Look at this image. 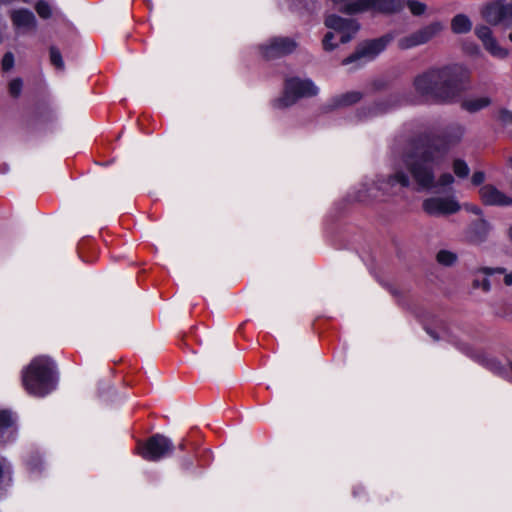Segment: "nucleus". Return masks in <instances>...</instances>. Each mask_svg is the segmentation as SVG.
Returning <instances> with one entry per match:
<instances>
[{
    "mask_svg": "<svg viewBox=\"0 0 512 512\" xmlns=\"http://www.w3.org/2000/svg\"><path fill=\"white\" fill-rule=\"evenodd\" d=\"M412 85L423 102L452 104L470 88V72L460 64L435 65L418 73Z\"/></svg>",
    "mask_w": 512,
    "mask_h": 512,
    "instance_id": "obj_2",
    "label": "nucleus"
},
{
    "mask_svg": "<svg viewBox=\"0 0 512 512\" xmlns=\"http://www.w3.org/2000/svg\"><path fill=\"white\" fill-rule=\"evenodd\" d=\"M406 5L409 8L410 12L415 16L422 15L426 10V5L419 1L409 0L407 1Z\"/></svg>",
    "mask_w": 512,
    "mask_h": 512,
    "instance_id": "obj_33",
    "label": "nucleus"
},
{
    "mask_svg": "<svg viewBox=\"0 0 512 512\" xmlns=\"http://www.w3.org/2000/svg\"><path fill=\"white\" fill-rule=\"evenodd\" d=\"M482 15L490 24L505 26L512 17V4L505 3L504 0L493 1L483 8Z\"/></svg>",
    "mask_w": 512,
    "mask_h": 512,
    "instance_id": "obj_12",
    "label": "nucleus"
},
{
    "mask_svg": "<svg viewBox=\"0 0 512 512\" xmlns=\"http://www.w3.org/2000/svg\"><path fill=\"white\" fill-rule=\"evenodd\" d=\"M174 444L162 434H154L147 441L137 445V453L147 461L156 462L172 455Z\"/></svg>",
    "mask_w": 512,
    "mask_h": 512,
    "instance_id": "obj_8",
    "label": "nucleus"
},
{
    "mask_svg": "<svg viewBox=\"0 0 512 512\" xmlns=\"http://www.w3.org/2000/svg\"><path fill=\"white\" fill-rule=\"evenodd\" d=\"M451 29L455 34H465L471 31L472 22L465 14H457L451 20Z\"/></svg>",
    "mask_w": 512,
    "mask_h": 512,
    "instance_id": "obj_22",
    "label": "nucleus"
},
{
    "mask_svg": "<svg viewBox=\"0 0 512 512\" xmlns=\"http://www.w3.org/2000/svg\"><path fill=\"white\" fill-rule=\"evenodd\" d=\"M484 48L495 58L504 59L508 56V50L499 45L497 40L494 38L490 42L484 45Z\"/></svg>",
    "mask_w": 512,
    "mask_h": 512,
    "instance_id": "obj_24",
    "label": "nucleus"
},
{
    "mask_svg": "<svg viewBox=\"0 0 512 512\" xmlns=\"http://www.w3.org/2000/svg\"><path fill=\"white\" fill-rule=\"evenodd\" d=\"M453 171L455 175L459 178H466L470 173V169L467 163L462 159L454 160Z\"/></svg>",
    "mask_w": 512,
    "mask_h": 512,
    "instance_id": "obj_28",
    "label": "nucleus"
},
{
    "mask_svg": "<svg viewBox=\"0 0 512 512\" xmlns=\"http://www.w3.org/2000/svg\"><path fill=\"white\" fill-rule=\"evenodd\" d=\"M426 332L435 340H444L448 343H451L455 347H457L464 354L481 360L483 365H485L490 371L493 373L507 378L512 381V362H508L506 364H502L498 360L494 358H489L478 353H475L471 346L468 344L461 343L458 338L452 334L449 328L446 326H441L438 330L432 329L430 327H425Z\"/></svg>",
    "mask_w": 512,
    "mask_h": 512,
    "instance_id": "obj_4",
    "label": "nucleus"
},
{
    "mask_svg": "<svg viewBox=\"0 0 512 512\" xmlns=\"http://www.w3.org/2000/svg\"><path fill=\"white\" fill-rule=\"evenodd\" d=\"M474 286L481 288L484 292H489L491 290V282L488 278H485L482 281L475 280Z\"/></svg>",
    "mask_w": 512,
    "mask_h": 512,
    "instance_id": "obj_40",
    "label": "nucleus"
},
{
    "mask_svg": "<svg viewBox=\"0 0 512 512\" xmlns=\"http://www.w3.org/2000/svg\"><path fill=\"white\" fill-rule=\"evenodd\" d=\"M178 448H179L180 450H184V449H185V443H184V441H182V442L178 445Z\"/></svg>",
    "mask_w": 512,
    "mask_h": 512,
    "instance_id": "obj_43",
    "label": "nucleus"
},
{
    "mask_svg": "<svg viewBox=\"0 0 512 512\" xmlns=\"http://www.w3.org/2000/svg\"><path fill=\"white\" fill-rule=\"evenodd\" d=\"M479 195L482 202L489 206H510L512 205V198L494 185L486 184L479 189Z\"/></svg>",
    "mask_w": 512,
    "mask_h": 512,
    "instance_id": "obj_15",
    "label": "nucleus"
},
{
    "mask_svg": "<svg viewBox=\"0 0 512 512\" xmlns=\"http://www.w3.org/2000/svg\"><path fill=\"white\" fill-rule=\"evenodd\" d=\"M498 118L504 124L512 122V112L503 108L499 111Z\"/></svg>",
    "mask_w": 512,
    "mask_h": 512,
    "instance_id": "obj_38",
    "label": "nucleus"
},
{
    "mask_svg": "<svg viewBox=\"0 0 512 512\" xmlns=\"http://www.w3.org/2000/svg\"><path fill=\"white\" fill-rule=\"evenodd\" d=\"M491 104V99L488 96H480L469 98L463 101L462 108L470 113L480 111Z\"/></svg>",
    "mask_w": 512,
    "mask_h": 512,
    "instance_id": "obj_21",
    "label": "nucleus"
},
{
    "mask_svg": "<svg viewBox=\"0 0 512 512\" xmlns=\"http://www.w3.org/2000/svg\"><path fill=\"white\" fill-rule=\"evenodd\" d=\"M469 210H470L471 212H473L474 214H477V215L481 214V209H480L479 207L471 206V207L469 208Z\"/></svg>",
    "mask_w": 512,
    "mask_h": 512,
    "instance_id": "obj_41",
    "label": "nucleus"
},
{
    "mask_svg": "<svg viewBox=\"0 0 512 512\" xmlns=\"http://www.w3.org/2000/svg\"><path fill=\"white\" fill-rule=\"evenodd\" d=\"M12 0H2V2L4 3H8V2H11Z\"/></svg>",
    "mask_w": 512,
    "mask_h": 512,
    "instance_id": "obj_46",
    "label": "nucleus"
},
{
    "mask_svg": "<svg viewBox=\"0 0 512 512\" xmlns=\"http://www.w3.org/2000/svg\"><path fill=\"white\" fill-rule=\"evenodd\" d=\"M16 436V416L10 410H0V444L12 442Z\"/></svg>",
    "mask_w": 512,
    "mask_h": 512,
    "instance_id": "obj_16",
    "label": "nucleus"
},
{
    "mask_svg": "<svg viewBox=\"0 0 512 512\" xmlns=\"http://www.w3.org/2000/svg\"><path fill=\"white\" fill-rule=\"evenodd\" d=\"M462 125H449L442 135L423 134L409 140L401 151L394 150L395 172L387 177L367 180L353 192L351 199L368 202L384 196L396 195L402 188L410 186V177L422 187H429L434 180V168L445 159L450 148L459 143L464 135Z\"/></svg>",
    "mask_w": 512,
    "mask_h": 512,
    "instance_id": "obj_1",
    "label": "nucleus"
},
{
    "mask_svg": "<svg viewBox=\"0 0 512 512\" xmlns=\"http://www.w3.org/2000/svg\"><path fill=\"white\" fill-rule=\"evenodd\" d=\"M50 61L51 64L54 65L57 69H64V61L62 55L59 49L54 46L50 47Z\"/></svg>",
    "mask_w": 512,
    "mask_h": 512,
    "instance_id": "obj_31",
    "label": "nucleus"
},
{
    "mask_svg": "<svg viewBox=\"0 0 512 512\" xmlns=\"http://www.w3.org/2000/svg\"><path fill=\"white\" fill-rule=\"evenodd\" d=\"M393 32L386 33L379 38L367 40L357 47L356 51L342 61L343 65L356 63L358 66L375 59L394 40Z\"/></svg>",
    "mask_w": 512,
    "mask_h": 512,
    "instance_id": "obj_7",
    "label": "nucleus"
},
{
    "mask_svg": "<svg viewBox=\"0 0 512 512\" xmlns=\"http://www.w3.org/2000/svg\"><path fill=\"white\" fill-rule=\"evenodd\" d=\"M457 254L449 250H440L437 253V261L445 266H451L457 261Z\"/></svg>",
    "mask_w": 512,
    "mask_h": 512,
    "instance_id": "obj_26",
    "label": "nucleus"
},
{
    "mask_svg": "<svg viewBox=\"0 0 512 512\" xmlns=\"http://www.w3.org/2000/svg\"><path fill=\"white\" fill-rule=\"evenodd\" d=\"M479 273L484 274L485 276H493L495 274H503L504 275V284L506 286H512V272L507 273V270L504 267H481L478 269Z\"/></svg>",
    "mask_w": 512,
    "mask_h": 512,
    "instance_id": "obj_23",
    "label": "nucleus"
},
{
    "mask_svg": "<svg viewBox=\"0 0 512 512\" xmlns=\"http://www.w3.org/2000/svg\"><path fill=\"white\" fill-rule=\"evenodd\" d=\"M422 208L428 215L439 217L455 214L461 206L454 195H448L426 198L422 203Z\"/></svg>",
    "mask_w": 512,
    "mask_h": 512,
    "instance_id": "obj_9",
    "label": "nucleus"
},
{
    "mask_svg": "<svg viewBox=\"0 0 512 512\" xmlns=\"http://www.w3.org/2000/svg\"><path fill=\"white\" fill-rule=\"evenodd\" d=\"M418 46L419 45L417 44V42L415 41V39L413 38L411 33L408 35H405L397 40L398 49L403 50V51L413 49Z\"/></svg>",
    "mask_w": 512,
    "mask_h": 512,
    "instance_id": "obj_30",
    "label": "nucleus"
},
{
    "mask_svg": "<svg viewBox=\"0 0 512 512\" xmlns=\"http://www.w3.org/2000/svg\"><path fill=\"white\" fill-rule=\"evenodd\" d=\"M509 236H510V239L512 240V227L509 230Z\"/></svg>",
    "mask_w": 512,
    "mask_h": 512,
    "instance_id": "obj_45",
    "label": "nucleus"
},
{
    "mask_svg": "<svg viewBox=\"0 0 512 512\" xmlns=\"http://www.w3.org/2000/svg\"><path fill=\"white\" fill-rule=\"evenodd\" d=\"M23 81L21 78H15L9 83V93L13 97H18L22 91Z\"/></svg>",
    "mask_w": 512,
    "mask_h": 512,
    "instance_id": "obj_34",
    "label": "nucleus"
},
{
    "mask_svg": "<svg viewBox=\"0 0 512 512\" xmlns=\"http://www.w3.org/2000/svg\"><path fill=\"white\" fill-rule=\"evenodd\" d=\"M471 181L475 186L481 185L485 181V173L483 171H476L472 175Z\"/></svg>",
    "mask_w": 512,
    "mask_h": 512,
    "instance_id": "obj_39",
    "label": "nucleus"
},
{
    "mask_svg": "<svg viewBox=\"0 0 512 512\" xmlns=\"http://www.w3.org/2000/svg\"><path fill=\"white\" fill-rule=\"evenodd\" d=\"M12 480V467L10 462L0 456V484L9 483Z\"/></svg>",
    "mask_w": 512,
    "mask_h": 512,
    "instance_id": "obj_25",
    "label": "nucleus"
},
{
    "mask_svg": "<svg viewBox=\"0 0 512 512\" xmlns=\"http://www.w3.org/2000/svg\"><path fill=\"white\" fill-rule=\"evenodd\" d=\"M318 92V87L311 79L288 78L285 81L283 95L273 101V106L284 109L295 104L298 99L315 96Z\"/></svg>",
    "mask_w": 512,
    "mask_h": 512,
    "instance_id": "obj_6",
    "label": "nucleus"
},
{
    "mask_svg": "<svg viewBox=\"0 0 512 512\" xmlns=\"http://www.w3.org/2000/svg\"><path fill=\"white\" fill-rule=\"evenodd\" d=\"M443 29V25L440 22H432L426 26L411 33L415 41L419 46L424 45L431 41L436 35H438Z\"/></svg>",
    "mask_w": 512,
    "mask_h": 512,
    "instance_id": "obj_17",
    "label": "nucleus"
},
{
    "mask_svg": "<svg viewBox=\"0 0 512 512\" xmlns=\"http://www.w3.org/2000/svg\"><path fill=\"white\" fill-rule=\"evenodd\" d=\"M335 4H342L340 10L348 15L371 12L379 14H392L402 10L405 6L403 0H331Z\"/></svg>",
    "mask_w": 512,
    "mask_h": 512,
    "instance_id": "obj_5",
    "label": "nucleus"
},
{
    "mask_svg": "<svg viewBox=\"0 0 512 512\" xmlns=\"http://www.w3.org/2000/svg\"><path fill=\"white\" fill-rule=\"evenodd\" d=\"M317 0H279V5L286 6L291 11L306 10L308 12H314L316 10Z\"/></svg>",
    "mask_w": 512,
    "mask_h": 512,
    "instance_id": "obj_20",
    "label": "nucleus"
},
{
    "mask_svg": "<svg viewBox=\"0 0 512 512\" xmlns=\"http://www.w3.org/2000/svg\"><path fill=\"white\" fill-rule=\"evenodd\" d=\"M475 34L481 40L483 46L494 39L491 29L485 25L477 26Z\"/></svg>",
    "mask_w": 512,
    "mask_h": 512,
    "instance_id": "obj_29",
    "label": "nucleus"
},
{
    "mask_svg": "<svg viewBox=\"0 0 512 512\" xmlns=\"http://www.w3.org/2000/svg\"><path fill=\"white\" fill-rule=\"evenodd\" d=\"M27 465L31 472H40L42 467V461L39 456H33L27 462Z\"/></svg>",
    "mask_w": 512,
    "mask_h": 512,
    "instance_id": "obj_37",
    "label": "nucleus"
},
{
    "mask_svg": "<svg viewBox=\"0 0 512 512\" xmlns=\"http://www.w3.org/2000/svg\"><path fill=\"white\" fill-rule=\"evenodd\" d=\"M362 98V94L358 91H350L334 96L326 105L327 110L343 108L358 102Z\"/></svg>",
    "mask_w": 512,
    "mask_h": 512,
    "instance_id": "obj_18",
    "label": "nucleus"
},
{
    "mask_svg": "<svg viewBox=\"0 0 512 512\" xmlns=\"http://www.w3.org/2000/svg\"><path fill=\"white\" fill-rule=\"evenodd\" d=\"M415 183L418 185V187L420 189H430L433 187H446V186H450L454 183V177L450 173H444L438 178V180L436 182L434 179L432 185L429 187H422L416 181H415Z\"/></svg>",
    "mask_w": 512,
    "mask_h": 512,
    "instance_id": "obj_27",
    "label": "nucleus"
},
{
    "mask_svg": "<svg viewBox=\"0 0 512 512\" xmlns=\"http://www.w3.org/2000/svg\"><path fill=\"white\" fill-rule=\"evenodd\" d=\"M400 97L399 95H390L385 99L378 100L369 106L361 107L356 115L355 121L362 122L370 120L374 117L387 113L394 107L400 105Z\"/></svg>",
    "mask_w": 512,
    "mask_h": 512,
    "instance_id": "obj_11",
    "label": "nucleus"
},
{
    "mask_svg": "<svg viewBox=\"0 0 512 512\" xmlns=\"http://www.w3.org/2000/svg\"><path fill=\"white\" fill-rule=\"evenodd\" d=\"M55 362L46 356L35 357L22 372V382L26 391L37 397H44L57 386Z\"/></svg>",
    "mask_w": 512,
    "mask_h": 512,
    "instance_id": "obj_3",
    "label": "nucleus"
},
{
    "mask_svg": "<svg viewBox=\"0 0 512 512\" xmlns=\"http://www.w3.org/2000/svg\"><path fill=\"white\" fill-rule=\"evenodd\" d=\"M15 59L12 52H6L2 58V69L7 72L14 67Z\"/></svg>",
    "mask_w": 512,
    "mask_h": 512,
    "instance_id": "obj_36",
    "label": "nucleus"
},
{
    "mask_svg": "<svg viewBox=\"0 0 512 512\" xmlns=\"http://www.w3.org/2000/svg\"><path fill=\"white\" fill-rule=\"evenodd\" d=\"M24 2H28V0H23Z\"/></svg>",
    "mask_w": 512,
    "mask_h": 512,
    "instance_id": "obj_47",
    "label": "nucleus"
},
{
    "mask_svg": "<svg viewBox=\"0 0 512 512\" xmlns=\"http://www.w3.org/2000/svg\"><path fill=\"white\" fill-rule=\"evenodd\" d=\"M35 10L38 15L43 19H48L52 15V10L50 5L44 1H38L35 5Z\"/></svg>",
    "mask_w": 512,
    "mask_h": 512,
    "instance_id": "obj_32",
    "label": "nucleus"
},
{
    "mask_svg": "<svg viewBox=\"0 0 512 512\" xmlns=\"http://www.w3.org/2000/svg\"><path fill=\"white\" fill-rule=\"evenodd\" d=\"M489 232V225L484 220H478L473 223L469 231V239L473 243H482L486 240Z\"/></svg>",
    "mask_w": 512,
    "mask_h": 512,
    "instance_id": "obj_19",
    "label": "nucleus"
},
{
    "mask_svg": "<svg viewBox=\"0 0 512 512\" xmlns=\"http://www.w3.org/2000/svg\"><path fill=\"white\" fill-rule=\"evenodd\" d=\"M325 26L340 34L341 43L349 42L359 30L358 22L344 19L335 14H330L325 18Z\"/></svg>",
    "mask_w": 512,
    "mask_h": 512,
    "instance_id": "obj_13",
    "label": "nucleus"
},
{
    "mask_svg": "<svg viewBox=\"0 0 512 512\" xmlns=\"http://www.w3.org/2000/svg\"><path fill=\"white\" fill-rule=\"evenodd\" d=\"M334 38L335 34L333 32H328L325 34L322 41L324 50L332 51L337 47L338 44L333 42Z\"/></svg>",
    "mask_w": 512,
    "mask_h": 512,
    "instance_id": "obj_35",
    "label": "nucleus"
},
{
    "mask_svg": "<svg viewBox=\"0 0 512 512\" xmlns=\"http://www.w3.org/2000/svg\"><path fill=\"white\" fill-rule=\"evenodd\" d=\"M358 489H359L358 487H356V488H354V489H353V495H354V497H357V496H358Z\"/></svg>",
    "mask_w": 512,
    "mask_h": 512,
    "instance_id": "obj_44",
    "label": "nucleus"
},
{
    "mask_svg": "<svg viewBox=\"0 0 512 512\" xmlns=\"http://www.w3.org/2000/svg\"><path fill=\"white\" fill-rule=\"evenodd\" d=\"M10 18L17 36L33 32L37 28V20L32 11L28 9H15L10 12Z\"/></svg>",
    "mask_w": 512,
    "mask_h": 512,
    "instance_id": "obj_14",
    "label": "nucleus"
},
{
    "mask_svg": "<svg viewBox=\"0 0 512 512\" xmlns=\"http://www.w3.org/2000/svg\"><path fill=\"white\" fill-rule=\"evenodd\" d=\"M297 43L290 37H273L267 43L259 46V52L263 58L270 60L286 56L292 53Z\"/></svg>",
    "mask_w": 512,
    "mask_h": 512,
    "instance_id": "obj_10",
    "label": "nucleus"
},
{
    "mask_svg": "<svg viewBox=\"0 0 512 512\" xmlns=\"http://www.w3.org/2000/svg\"><path fill=\"white\" fill-rule=\"evenodd\" d=\"M7 171H8V166H7L6 164H2V165L0 166V172H1L2 174H5Z\"/></svg>",
    "mask_w": 512,
    "mask_h": 512,
    "instance_id": "obj_42",
    "label": "nucleus"
}]
</instances>
